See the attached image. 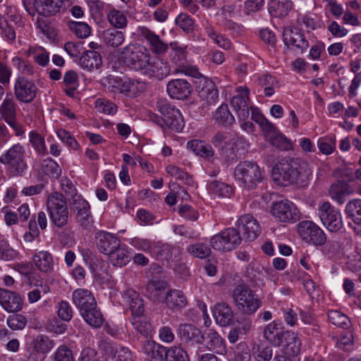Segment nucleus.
Masks as SVG:
<instances>
[{"mask_svg":"<svg viewBox=\"0 0 361 361\" xmlns=\"http://www.w3.org/2000/svg\"><path fill=\"white\" fill-rule=\"evenodd\" d=\"M187 251L193 257L205 259L211 254L210 247L205 243H197L187 247Z\"/></svg>","mask_w":361,"mask_h":361,"instance_id":"obj_56","label":"nucleus"},{"mask_svg":"<svg viewBox=\"0 0 361 361\" xmlns=\"http://www.w3.org/2000/svg\"><path fill=\"white\" fill-rule=\"evenodd\" d=\"M311 175L309 164L300 158L285 157L272 169L274 180L283 186L294 184L303 186Z\"/></svg>","mask_w":361,"mask_h":361,"instance_id":"obj_1","label":"nucleus"},{"mask_svg":"<svg viewBox=\"0 0 361 361\" xmlns=\"http://www.w3.org/2000/svg\"><path fill=\"white\" fill-rule=\"evenodd\" d=\"M236 227L242 237L248 240H255L261 232L258 221L250 214L240 216L236 222Z\"/></svg>","mask_w":361,"mask_h":361,"instance_id":"obj_16","label":"nucleus"},{"mask_svg":"<svg viewBox=\"0 0 361 361\" xmlns=\"http://www.w3.org/2000/svg\"><path fill=\"white\" fill-rule=\"evenodd\" d=\"M204 336L206 348L216 353H223L226 350V345L224 339L213 329H208L203 334Z\"/></svg>","mask_w":361,"mask_h":361,"instance_id":"obj_31","label":"nucleus"},{"mask_svg":"<svg viewBox=\"0 0 361 361\" xmlns=\"http://www.w3.org/2000/svg\"><path fill=\"white\" fill-rule=\"evenodd\" d=\"M131 324L134 329L145 337L147 338L152 331V326L147 319L143 315L133 316Z\"/></svg>","mask_w":361,"mask_h":361,"instance_id":"obj_48","label":"nucleus"},{"mask_svg":"<svg viewBox=\"0 0 361 361\" xmlns=\"http://www.w3.org/2000/svg\"><path fill=\"white\" fill-rule=\"evenodd\" d=\"M292 8V2L288 0H271L269 5V13L276 18H282L288 15Z\"/></svg>","mask_w":361,"mask_h":361,"instance_id":"obj_38","label":"nucleus"},{"mask_svg":"<svg viewBox=\"0 0 361 361\" xmlns=\"http://www.w3.org/2000/svg\"><path fill=\"white\" fill-rule=\"evenodd\" d=\"M187 146L197 155L202 157H211L214 152L211 145L204 143L202 140H193L188 142Z\"/></svg>","mask_w":361,"mask_h":361,"instance_id":"obj_45","label":"nucleus"},{"mask_svg":"<svg viewBox=\"0 0 361 361\" xmlns=\"http://www.w3.org/2000/svg\"><path fill=\"white\" fill-rule=\"evenodd\" d=\"M345 212L355 224H361V200L354 199L349 201L345 206Z\"/></svg>","mask_w":361,"mask_h":361,"instance_id":"obj_47","label":"nucleus"},{"mask_svg":"<svg viewBox=\"0 0 361 361\" xmlns=\"http://www.w3.org/2000/svg\"><path fill=\"white\" fill-rule=\"evenodd\" d=\"M170 72L171 68L168 62L159 58L153 59L150 58L143 74L158 80H162L166 78L170 74Z\"/></svg>","mask_w":361,"mask_h":361,"instance_id":"obj_20","label":"nucleus"},{"mask_svg":"<svg viewBox=\"0 0 361 361\" xmlns=\"http://www.w3.org/2000/svg\"><path fill=\"white\" fill-rule=\"evenodd\" d=\"M166 171L170 176L183 181L188 186L194 185L192 177L180 168L175 165H169L166 167Z\"/></svg>","mask_w":361,"mask_h":361,"instance_id":"obj_53","label":"nucleus"},{"mask_svg":"<svg viewBox=\"0 0 361 361\" xmlns=\"http://www.w3.org/2000/svg\"><path fill=\"white\" fill-rule=\"evenodd\" d=\"M29 55H32L36 63L42 66H45L49 61V52L43 47H34L27 50Z\"/></svg>","mask_w":361,"mask_h":361,"instance_id":"obj_57","label":"nucleus"},{"mask_svg":"<svg viewBox=\"0 0 361 361\" xmlns=\"http://www.w3.org/2000/svg\"><path fill=\"white\" fill-rule=\"evenodd\" d=\"M328 318L332 324L344 329H348L351 326L350 319L338 310L329 311Z\"/></svg>","mask_w":361,"mask_h":361,"instance_id":"obj_51","label":"nucleus"},{"mask_svg":"<svg viewBox=\"0 0 361 361\" xmlns=\"http://www.w3.org/2000/svg\"><path fill=\"white\" fill-rule=\"evenodd\" d=\"M166 91L171 98L185 99L190 95L192 87L185 79H174L168 82Z\"/></svg>","mask_w":361,"mask_h":361,"instance_id":"obj_21","label":"nucleus"},{"mask_svg":"<svg viewBox=\"0 0 361 361\" xmlns=\"http://www.w3.org/2000/svg\"><path fill=\"white\" fill-rule=\"evenodd\" d=\"M232 298L238 310L243 315L254 314L262 305L258 295L245 284H239L233 290Z\"/></svg>","mask_w":361,"mask_h":361,"instance_id":"obj_2","label":"nucleus"},{"mask_svg":"<svg viewBox=\"0 0 361 361\" xmlns=\"http://www.w3.org/2000/svg\"><path fill=\"white\" fill-rule=\"evenodd\" d=\"M208 190L210 193L221 197H230L233 193L231 185L218 180L211 182L208 185Z\"/></svg>","mask_w":361,"mask_h":361,"instance_id":"obj_49","label":"nucleus"},{"mask_svg":"<svg viewBox=\"0 0 361 361\" xmlns=\"http://www.w3.org/2000/svg\"><path fill=\"white\" fill-rule=\"evenodd\" d=\"M178 334L181 341L188 347L201 344L204 340L201 330L190 324H180L178 329Z\"/></svg>","mask_w":361,"mask_h":361,"instance_id":"obj_17","label":"nucleus"},{"mask_svg":"<svg viewBox=\"0 0 361 361\" xmlns=\"http://www.w3.org/2000/svg\"><path fill=\"white\" fill-rule=\"evenodd\" d=\"M95 238L99 250L108 256L121 245V241L116 236L106 231L98 232Z\"/></svg>","mask_w":361,"mask_h":361,"instance_id":"obj_22","label":"nucleus"},{"mask_svg":"<svg viewBox=\"0 0 361 361\" xmlns=\"http://www.w3.org/2000/svg\"><path fill=\"white\" fill-rule=\"evenodd\" d=\"M32 260L36 267L42 272L49 273L54 269L53 257L48 251L37 252L34 255Z\"/></svg>","mask_w":361,"mask_h":361,"instance_id":"obj_35","label":"nucleus"},{"mask_svg":"<svg viewBox=\"0 0 361 361\" xmlns=\"http://www.w3.org/2000/svg\"><path fill=\"white\" fill-rule=\"evenodd\" d=\"M25 157L24 146L17 143L0 156V163L6 166L13 176H22L28 168Z\"/></svg>","mask_w":361,"mask_h":361,"instance_id":"obj_4","label":"nucleus"},{"mask_svg":"<svg viewBox=\"0 0 361 361\" xmlns=\"http://www.w3.org/2000/svg\"><path fill=\"white\" fill-rule=\"evenodd\" d=\"M212 312L215 322L221 326L230 325L233 320L232 308L225 302L216 304Z\"/></svg>","mask_w":361,"mask_h":361,"instance_id":"obj_27","label":"nucleus"},{"mask_svg":"<svg viewBox=\"0 0 361 361\" xmlns=\"http://www.w3.org/2000/svg\"><path fill=\"white\" fill-rule=\"evenodd\" d=\"M95 107L99 111L108 115H114L117 111V106L114 103L104 98L97 99Z\"/></svg>","mask_w":361,"mask_h":361,"instance_id":"obj_61","label":"nucleus"},{"mask_svg":"<svg viewBox=\"0 0 361 361\" xmlns=\"http://www.w3.org/2000/svg\"><path fill=\"white\" fill-rule=\"evenodd\" d=\"M139 35L147 42L150 50L156 54L165 53L168 49V45L164 43L154 32L146 27H139Z\"/></svg>","mask_w":361,"mask_h":361,"instance_id":"obj_24","label":"nucleus"},{"mask_svg":"<svg viewBox=\"0 0 361 361\" xmlns=\"http://www.w3.org/2000/svg\"><path fill=\"white\" fill-rule=\"evenodd\" d=\"M242 240L243 237L237 228H228L212 236L210 245L215 250L229 252L240 245Z\"/></svg>","mask_w":361,"mask_h":361,"instance_id":"obj_8","label":"nucleus"},{"mask_svg":"<svg viewBox=\"0 0 361 361\" xmlns=\"http://www.w3.org/2000/svg\"><path fill=\"white\" fill-rule=\"evenodd\" d=\"M319 216L323 225L331 232H337L343 226L342 217L339 210L329 202L319 206Z\"/></svg>","mask_w":361,"mask_h":361,"instance_id":"obj_10","label":"nucleus"},{"mask_svg":"<svg viewBox=\"0 0 361 361\" xmlns=\"http://www.w3.org/2000/svg\"><path fill=\"white\" fill-rule=\"evenodd\" d=\"M84 320L94 328L100 327L104 322V317L97 305H94L80 313Z\"/></svg>","mask_w":361,"mask_h":361,"instance_id":"obj_37","label":"nucleus"},{"mask_svg":"<svg viewBox=\"0 0 361 361\" xmlns=\"http://www.w3.org/2000/svg\"><path fill=\"white\" fill-rule=\"evenodd\" d=\"M33 4L39 15L51 16L60 11L63 0H34Z\"/></svg>","mask_w":361,"mask_h":361,"instance_id":"obj_28","label":"nucleus"},{"mask_svg":"<svg viewBox=\"0 0 361 361\" xmlns=\"http://www.w3.org/2000/svg\"><path fill=\"white\" fill-rule=\"evenodd\" d=\"M165 361H190L187 352L181 347L173 345L170 348H165L164 355Z\"/></svg>","mask_w":361,"mask_h":361,"instance_id":"obj_44","label":"nucleus"},{"mask_svg":"<svg viewBox=\"0 0 361 361\" xmlns=\"http://www.w3.org/2000/svg\"><path fill=\"white\" fill-rule=\"evenodd\" d=\"M37 87L35 83L25 76L17 78L14 85V94L17 99L30 103L36 97Z\"/></svg>","mask_w":361,"mask_h":361,"instance_id":"obj_14","label":"nucleus"},{"mask_svg":"<svg viewBox=\"0 0 361 361\" xmlns=\"http://www.w3.org/2000/svg\"><path fill=\"white\" fill-rule=\"evenodd\" d=\"M167 283L158 279H152L147 284L148 291L159 302V298L165 295L164 290L167 288Z\"/></svg>","mask_w":361,"mask_h":361,"instance_id":"obj_54","label":"nucleus"},{"mask_svg":"<svg viewBox=\"0 0 361 361\" xmlns=\"http://www.w3.org/2000/svg\"><path fill=\"white\" fill-rule=\"evenodd\" d=\"M107 89L114 94H123L128 96L135 95L145 88V83L131 79L118 77L108 78Z\"/></svg>","mask_w":361,"mask_h":361,"instance_id":"obj_9","label":"nucleus"},{"mask_svg":"<svg viewBox=\"0 0 361 361\" xmlns=\"http://www.w3.org/2000/svg\"><path fill=\"white\" fill-rule=\"evenodd\" d=\"M32 345L37 352L42 353H47L54 347L52 341L45 335L37 336L34 339Z\"/></svg>","mask_w":361,"mask_h":361,"instance_id":"obj_59","label":"nucleus"},{"mask_svg":"<svg viewBox=\"0 0 361 361\" xmlns=\"http://www.w3.org/2000/svg\"><path fill=\"white\" fill-rule=\"evenodd\" d=\"M47 208L51 223L58 228L66 226L69 221V212L66 197L60 192L51 193L47 200Z\"/></svg>","mask_w":361,"mask_h":361,"instance_id":"obj_5","label":"nucleus"},{"mask_svg":"<svg viewBox=\"0 0 361 361\" xmlns=\"http://www.w3.org/2000/svg\"><path fill=\"white\" fill-rule=\"evenodd\" d=\"M283 341L288 353L296 355L300 353L302 343L298 334L292 331H286Z\"/></svg>","mask_w":361,"mask_h":361,"instance_id":"obj_46","label":"nucleus"},{"mask_svg":"<svg viewBox=\"0 0 361 361\" xmlns=\"http://www.w3.org/2000/svg\"><path fill=\"white\" fill-rule=\"evenodd\" d=\"M200 98L206 101L209 105L215 104L219 99V92L214 82L205 79L203 87L199 92Z\"/></svg>","mask_w":361,"mask_h":361,"instance_id":"obj_36","label":"nucleus"},{"mask_svg":"<svg viewBox=\"0 0 361 361\" xmlns=\"http://www.w3.org/2000/svg\"><path fill=\"white\" fill-rule=\"evenodd\" d=\"M232 137L229 133L218 131L216 132L212 138L211 139V143L215 147H219L221 149L222 147L226 145H232L233 141L232 140Z\"/></svg>","mask_w":361,"mask_h":361,"instance_id":"obj_60","label":"nucleus"},{"mask_svg":"<svg viewBox=\"0 0 361 361\" xmlns=\"http://www.w3.org/2000/svg\"><path fill=\"white\" fill-rule=\"evenodd\" d=\"M157 108L164 116V130L168 128L175 132L183 130L185 123L179 109L171 105L166 99H159L157 102Z\"/></svg>","mask_w":361,"mask_h":361,"instance_id":"obj_7","label":"nucleus"},{"mask_svg":"<svg viewBox=\"0 0 361 361\" xmlns=\"http://www.w3.org/2000/svg\"><path fill=\"white\" fill-rule=\"evenodd\" d=\"M232 140L234 143L224 145L221 150V157L228 163L235 161L239 158L238 146L243 142L240 138L233 137Z\"/></svg>","mask_w":361,"mask_h":361,"instance_id":"obj_40","label":"nucleus"},{"mask_svg":"<svg viewBox=\"0 0 361 361\" xmlns=\"http://www.w3.org/2000/svg\"><path fill=\"white\" fill-rule=\"evenodd\" d=\"M102 63V56L97 51H86L80 57L79 64L80 67L88 71L99 68Z\"/></svg>","mask_w":361,"mask_h":361,"instance_id":"obj_33","label":"nucleus"},{"mask_svg":"<svg viewBox=\"0 0 361 361\" xmlns=\"http://www.w3.org/2000/svg\"><path fill=\"white\" fill-rule=\"evenodd\" d=\"M152 255L157 259L166 260L168 262L178 261L180 259L181 250L179 247L158 242L154 243Z\"/></svg>","mask_w":361,"mask_h":361,"instance_id":"obj_19","label":"nucleus"},{"mask_svg":"<svg viewBox=\"0 0 361 361\" xmlns=\"http://www.w3.org/2000/svg\"><path fill=\"white\" fill-rule=\"evenodd\" d=\"M17 254V252L10 246L7 240H0V259L11 261L16 257Z\"/></svg>","mask_w":361,"mask_h":361,"instance_id":"obj_63","label":"nucleus"},{"mask_svg":"<svg viewBox=\"0 0 361 361\" xmlns=\"http://www.w3.org/2000/svg\"><path fill=\"white\" fill-rule=\"evenodd\" d=\"M42 170L45 175L56 179L59 178L62 173L59 164L51 158H47L43 161Z\"/></svg>","mask_w":361,"mask_h":361,"instance_id":"obj_52","label":"nucleus"},{"mask_svg":"<svg viewBox=\"0 0 361 361\" xmlns=\"http://www.w3.org/2000/svg\"><path fill=\"white\" fill-rule=\"evenodd\" d=\"M283 41L287 47H293L303 53L309 47V42L302 31L295 27H285L283 31Z\"/></svg>","mask_w":361,"mask_h":361,"instance_id":"obj_15","label":"nucleus"},{"mask_svg":"<svg viewBox=\"0 0 361 361\" xmlns=\"http://www.w3.org/2000/svg\"><path fill=\"white\" fill-rule=\"evenodd\" d=\"M233 176L241 186L254 189L262 180V173L259 166L252 161H240L235 167Z\"/></svg>","mask_w":361,"mask_h":361,"instance_id":"obj_6","label":"nucleus"},{"mask_svg":"<svg viewBox=\"0 0 361 361\" xmlns=\"http://www.w3.org/2000/svg\"><path fill=\"white\" fill-rule=\"evenodd\" d=\"M72 301L80 313L97 305L92 292L86 288H78L73 292Z\"/></svg>","mask_w":361,"mask_h":361,"instance_id":"obj_25","label":"nucleus"},{"mask_svg":"<svg viewBox=\"0 0 361 361\" xmlns=\"http://www.w3.org/2000/svg\"><path fill=\"white\" fill-rule=\"evenodd\" d=\"M72 209L75 215V219L80 226L87 231L93 227V219L90 212L89 203L80 196H75L72 204Z\"/></svg>","mask_w":361,"mask_h":361,"instance_id":"obj_12","label":"nucleus"},{"mask_svg":"<svg viewBox=\"0 0 361 361\" xmlns=\"http://www.w3.org/2000/svg\"><path fill=\"white\" fill-rule=\"evenodd\" d=\"M120 59L130 70L143 73L150 59V54L145 47L137 44H130L121 49Z\"/></svg>","mask_w":361,"mask_h":361,"instance_id":"obj_3","label":"nucleus"},{"mask_svg":"<svg viewBox=\"0 0 361 361\" xmlns=\"http://www.w3.org/2000/svg\"><path fill=\"white\" fill-rule=\"evenodd\" d=\"M241 94L234 96L231 100V104L237 112L240 120H246L250 115L247 102L249 100V89L246 87L238 88Z\"/></svg>","mask_w":361,"mask_h":361,"instance_id":"obj_26","label":"nucleus"},{"mask_svg":"<svg viewBox=\"0 0 361 361\" xmlns=\"http://www.w3.org/2000/svg\"><path fill=\"white\" fill-rule=\"evenodd\" d=\"M271 214L279 221L294 223L300 219V212L296 206L288 200L272 203Z\"/></svg>","mask_w":361,"mask_h":361,"instance_id":"obj_11","label":"nucleus"},{"mask_svg":"<svg viewBox=\"0 0 361 361\" xmlns=\"http://www.w3.org/2000/svg\"><path fill=\"white\" fill-rule=\"evenodd\" d=\"M298 233L304 240L315 245H322L326 240L324 231L312 221L300 222L298 224Z\"/></svg>","mask_w":361,"mask_h":361,"instance_id":"obj_13","label":"nucleus"},{"mask_svg":"<svg viewBox=\"0 0 361 361\" xmlns=\"http://www.w3.org/2000/svg\"><path fill=\"white\" fill-rule=\"evenodd\" d=\"M57 313L59 317L64 322L71 320L73 314V309L71 305L65 300H61L57 305Z\"/></svg>","mask_w":361,"mask_h":361,"instance_id":"obj_62","label":"nucleus"},{"mask_svg":"<svg viewBox=\"0 0 361 361\" xmlns=\"http://www.w3.org/2000/svg\"><path fill=\"white\" fill-rule=\"evenodd\" d=\"M215 121L221 126L228 127L235 122V118L228 109L227 104H221L215 111Z\"/></svg>","mask_w":361,"mask_h":361,"instance_id":"obj_42","label":"nucleus"},{"mask_svg":"<svg viewBox=\"0 0 361 361\" xmlns=\"http://www.w3.org/2000/svg\"><path fill=\"white\" fill-rule=\"evenodd\" d=\"M106 16L109 23L114 28L124 29L127 27L128 19L123 11L112 8L108 11Z\"/></svg>","mask_w":361,"mask_h":361,"instance_id":"obj_41","label":"nucleus"},{"mask_svg":"<svg viewBox=\"0 0 361 361\" xmlns=\"http://www.w3.org/2000/svg\"><path fill=\"white\" fill-rule=\"evenodd\" d=\"M286 332L280 324L271 322L264 330V338L273 345L280 346L283 342Z\"/></svg>","mask_w":361,"mask_h":361,"instance_id":"obj_32","label":"nucleus"},{"mask_svg":"<svg viewBox=\"0 0 361 361\" xmlns=\"http://www.w3.org/2000/svg\"><path fill=\"white\" fill-rule=\"evenodd\" d=\"M159 302H164L172 310H180L186 307L188 300L182 290L171 289L159 298Z\"/></svg>","mask_w":361,"mask_h":361,"instance_id":"obj_23","label":"nucleus"},{"mask_svg":"<svg viewBox=\"0 0 361 361\" xmlns=\"http://www.w3.org/2000/svg\"><path fill=\"white\" fill-rule=\"evenodd\" d=\"M123 298L129 305L132 317L143 314V300L135 290L127 288L123 293Z\"/></svg>","mask_w":361,"mask_h":361,"instance_id":"obj_29","label":"nucleus"},{"mask_svg":"<svg viewBox=\"0 0 361 361\" xmlns=\"http://www.w3.org/2000/svg\"><path fill=\"white\" fill-rule=\"evenodd\" d=\"M29 140L37 154L42 156H45L48 154L44 138L41 135L35 131H31L29 134Z\"/></svg>","mask_w":361,"mask_h":361,"instance_id":"obj_55","label":"nucleus"},{"mask_svg":"<svg viewBox=\"0 0 361 361\" xmlns=\"http://www.w3.org/2000/svg\"><path fill=\"white\" fill-rule=\"evenodd\" d=\"M0 305L8 312H17L23 307V300L15 291L0 288Z\"/></svg>","mask_w":361,"mask_h":361,"instance_id":"obj_18","label":"nucleus"},{"mask_svg":"<svg viewBox=\"0 0 361 361\" xmlns=\"http://www.w3.org/2000/svg\"><path fill=\"white\" fill-rule=\"evenodd\" d=\"M165 346L155 341L147 339L142 343V352L149 358L154 360H164Z\"/></svg>","mask_w":361,"mask_h":361,"instance_id":"obj_34","label":"nucleus"},{"mask_svg":"<svg viewBox=\"0 0 361 361\" xmlns=\"http://www.w3.org/2000/svg\"><path fill=\"white\" fill-rule=\"evenodd\" d=\"M252 353L258 361H269L272 357V349L270 347L254 346Z\"/></svg>","mask_w":361,"mask_h":361,"instance_id":"obj_64","label":"nucleus"},{"mask_svg":"<svg viewBox=\"0 0 361 361\" xmlns=\"http://www.w3.org/2000/svg\"><path fill=\"white\" fill-rule=\"evenodd\" d=\"M109 259L114 266L123 267L130 260L127 249L119 245L109 256Z\"/></svg>","mask_w":361,"mask_h":361,"instance_id":"obj_43","label":"nucleus"},{"mask_svg":"<svg viewBox=\"0 0 361 361\" xmlns=\"http://www.w3.org/2000/svg\"><path fill=\"white\" fill-rule=\"evenodd\" d=\"M329 193L332 200L339 204H343L346 201V196L352 195L353 190L348 183L337 181L331 185Z\"/></svg>","mask_w":361,"mask_h":361,"instance_id":"obj_30","label":"nucleus"},{"mask_svg":"<svg viewBox=\"0 0 361 361\" xmlns=\"http://www.w3.org/2000/svg\"><path fill=\"white\" fill-rule=\"evenodd\" d=\"M171 61L179 67H183L186 62L187 51L185 48L178 47L176 42L171 43Z\"/></svg>","mask_w":361,"mask_h":361,"instance_id":"obj_50","label":"nucleus"},{"mask_svg":"<svg viewBox=\"0 0 361 361\" xmlns=\"http://www.w3.org/2000/svg\"><path fill=\"white\" fill-rule=\"evenodd\" d=\"M0 114L4 118L16 116V103L13 97H6L0 106Z\"/></svg>","mask_w":361,"mask_h":361,"instance_id":"obj_58","label":"nucleus"},{"mask_svg":"<svg viewBox=\"0 0 361 361\" xmlns=\"http://www.w3.org/2000/svg\"><path fill=\"white\" fill-rule=\"evenodd\" d=\"M118 29L109 28L103 32L102 37L104 42L112 47H118L123 44L125 40V36L123 32Z\"/></svg>","mask_w":361,"mask_h":361,"instance_id":"obj_39","label":"nucleus"}]
</instances>
